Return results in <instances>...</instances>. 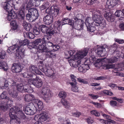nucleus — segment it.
Listing matches in <instances>:
<instances>
[{"label":"nucleus","mask_w":124,"mask_h":124,"mask_svg":"<svg viewBox=\"0 0 124 124\" xmlns=\"http://www.w3.org/2000/svg\"><path fill=\"white\" fill-rule=\"evenodd\" d=\"M118 2V0H107L106 3L108 6L110 5L113 7L115 6Z\"/></svg>","instance_id":"23"},{"label":"nucleus","mask_w":124,"mask_h":124,"mask_svg":"<svg viewBox=\"0 0 124 124\" xmlns=\"http://www.w3.org/2000/svg\"><path fill=\"white\" fill-rule=\"evenodd\" d=\"M56 24L57 25V28H58L59 29V28L61 29L60 27L61 25H62V23H61L60 21H58Z\"/></svg>","instance_id":"63"},{"label":"nucleus","mask_w":124,"mask_h":124,"mask_svg":"<svg viewBox=\"0 0 124 124\" xmlns=\"http://www.w3.org/2000/svg\"><path fill=\"white\" fill-rule=\"evenodd\" d=\"M9 94L13 98H15L17 97V96L18 93L16 91H14L13 93H10V92H9Z\"/></svg>","instance_id":"45"},{"label":"nucleus","mask_w":124,"mask_h":124,"mask_svg":"<svg viewBox=\"0 0 124 124\" xmlns=\"http://www.w3.org/2000/svg\"><path fill=\"white\" fill-rule=\"evenodd\" d=\"M88 50V48H85L78 51L73 56L72 59L71 58L68 60L70 65L75 68L78 67L81 62V60L82 61L84 59L83 58L86 55Z\"/></svg>","instance_id":"3"},{"label":"nucleus","mask_w":124,"mask_h":124,"mask_svg":"<svg viewBox=\"0 0 124 124\" xmlns=\"http://www.w3.org/2000/svg\"><path fill=\"white\" fill-rule=\"evenodd\" d=\"M15 45L10 46L7 49V52L10 54H11L15 52V56L16 58L20 59H22L24 55V52L25 51L24 46L27 45L29 44V41L26 39L23 40H20Z\"/></svg>","instance_id":"1"},{"label":"nucleus","mask_w":124,"mask_h":124,"mask_svg":"<svg viewBox=\"0 0 124 124\" xmlns=\"http://www.w3.org/2000/svg\"><path fill=\"white\" fill-rule=\"evenodd\" d=\"M38 1V0H29L28 2L32 6H34L36 5V2Z\"/></svg>","instance_id":"43"},{"label":"nucleus","mask_w":124,"mask_h":124,"mask_svg":"<svg viewBox=\"0 0 124 124\" xmlns=\"http://www.w3.org/2000/svg\"><path fill=\"white\" fill-rule=\"evenodd\" d=\"M92 18L96 25L103 27L106 26V23L105 20L102 16L101 12L99 10H97L95 14L93 13Z\"/></svg>","instance_id":"5"},{"label":"nucleus","mask_w":124,"mask_h":124,"mask_svg":"<svg viewBox=\"0 0 124 124\" xmlns=\"http://www.w3.org/2000/svg\"><path fill=\"white\" fill-rule=\"evenodd\" d=\"M105 62V58L98 59L95 61L96 63H99L100 62Z\"/></svg>","instance_id":"47"},{"label":"nucleus","mask_w":124,"mask_h":124,"mask_svg":"<svg viewBox=\"0 0 124 124\" xmlns=\"http://www.w3.org/2000/svg\"><path fill=\"white\" fill-rule=\"evenodd\" d=\"M4 9L7 11L8 12V14L7 17L8 20L10 21V24L14 27V28H13V29L14 30L16 29L17 28L18 26L16 25V23L15 19L16 18V17H14V13H12L11 9L10 8L8 11L6 9Z\"/></svg>","instance_id":"9"},{"label":"nucleus","mask_w":124,"mask_h":124,"mask_svg":"<svg viewBox=\"0 0 124 124\" xmlns=\"http://www.w3.org/2000/svg\"><path fill=\"white\" fill-rule=\"evenodd\" d=\"M23 77L26 78H32L31 83V85H33L36 87H39V78H37L36 75L32 72L26 71L23 74Z\"/></svg>","instance_id":"7"},{"label":"nucleus","mask_w":124,"mask_h":124,"mask_svg":"<svg viewBox=\"0 0 124 124\" xmlns=\"http://www.w3.org/2000/svg\"><path fill=\"white\" fill-rule=\"evenodd\" d=\"M89 59L90 61L93 62L95 60V57L94 55L92 56L89 58Z\"/></svg>","instance_id":"60"},{"label":"nucleus","mask_w":124,"mask_h":124,"mask_svg":"<svg viewBox=\"0 0 124 124\" xmlns=\"http://www.w3.org/2000/svg\"><path fill=\"white\" fill-rule=\"evenodd\" d=\"M32 6L29 3H28L27 4L25 7V9L26 10H28L30 9V8Z\"/></svg>","instance_id":"61"},{"label":"nucleus","mask_w":124,"mask_h":124,"mask_svg":"<svg viewBox=\"0 0 124 124\" xmlns=\"http://www.w3.org/2000/svg\"><path fill=\"white\" fill-rule=\"evenodd\" d=\"M110 105L113 107L116 106L117 102L115 101H111L110 102Z\"/></svg>","instance_id":"50"},{"label":"nucleus","mask_w":124,"mask_h":124,"mask_svg":"<svg viewBox=\"0 0 124 124\" xmlns=\"http://www.w3.org/2000/svg\"><path fill=\"white\" fill-rule=\"evenodd\" d=\"M6 93V92H3L0 95V98L2 99H5L8 100L7 102V104L8 105L12 104L13 101L11 100L10 98L7 96Z\"/></svg>","instance_id":"20"},{"label":"nucleus","mask_w":124,"mask_h":124,"mask_svg":"<svg viewBox=\"0 0 124 124\" xmlns=\"http://www.w3.org/2000/svg\"><path fill=\"white\" fill-rule=\"evenodd\" d=\"M73 19L75 20L74 22V21L73 22L72 20L70 19L67 17L63 18L62 20L63 22L62 23V26L65 24H68L75 27L78 30H82L84 24V21L80 19H78L76 16H74Z\"/></svg>","instance_id":"4"},{"label":"nucleus","mask_w":124,"mask_h":124,"mask_svg":"<svg viewBox=\"0 0 124 124\" xmlns=\"http://www.w3.org/2000/svg\"><path fill=\"white\" fill-rule=\"evenodd\" d=\"M39 15L37 9L31 8L28 10V14L26 15V17L30 22H32L38 18Z\"/></svg>","instance_id":"8"},{"label":"nucleus","mask_w":124,"mask_h":124,"mask_svg":"<svg viewBox=\"0 0 124 124\" xmlns=\"http://www.w3.org/2000/svg\"><path fill=\"white\" fill-rule=\"evenodd\" d=\"M24 37H26L30 39H33L35 37L34 34L30 32H27L24 33Z\"/></svg>","instance_id":"31"},{"label":"nucleus","mask_w":124,"mask_h":124,"mask_svg":"<svg viewBox=\"0 0 124 124\" xmlns=\"http://www.w3.org/2000/svg\"><path fill=\"white\" fill-rule=\"evenodd\" d=\"M48 7V3L47 2L45 4H43L42 5V7L40 8L41 10H43L46 8Z\"/></svg>","instance_id":"49"},{"label":"nucleus","mask_w":124,"mask_h":124,"mask_svg":"<svg viewBox=\"0 0 124 124\" xmlns=\"http://www.w3.org/2000/svg\"><path fill=\"white\" fill-rule=\"evenodd\" d=\"M23 26L24 29L26 31H28L30 30V29H31L32 26L31 24L30 23H27L24 21H23Z\"/></svg>","instance_id":"25"},{"label":"nucleus","mask_w":124,"mask_h":124,"mask_svg":"<svg viewBox=\"0 0 124 124\" xmlns=\"http://www.w3.org/2000/svg\"><path fill=\"white\" fill-rule=\"evenodd\" d=\"M59 48V46L53 45L52 47V49L53 51L54 52L57 51Z\"/></svg>","instance_id":"48"},{"label":"nucleus","mask_w":124,"mask_h":124,"mask_svg":"<svg viewBox=\"0 0 124 124\" xmlns=\"http://www.w3.org/2000/svg\"><path fill=\"white\" fill-rule=\"evenodd\" d=\"M42 53L47 58H54L56 57V54L50 48H47L45 46V44L39 46V53Z\"/></svg>","instance_id":"6"},{"label":"nucleus","mask_w":124,"mask_h":124,"mask_svg":"<svg viewBox=\"0 0 124 124\" xmlns=\"http://www.w3.org/2000/svg\"><path fill=\"white\" fill-rule=\"evenodd\" d=\"M103 68L105 69H108L113 68V65L112 64H104L103 66Z\"/></svg>","instance_id":"42"},{"label":"nucleus","mask_w":124,"mask_h":124,"mask_svg":"<svg viewBox=\"0 0 124 124\" xmlns=\"http://www.w3.org/2000/svg\"><path fill=\"white\" fill-rule=\"evenodd\" d=\"M120 28L122 31H124V24L121 23L119 25Z\"/></svg>","instance_id":"64"},{"label":"nucleus","mask_w":124,"mask_h":124,"mask_svg":"<svg viewBox=\"0 0 124 124\" xmlns=\"http://www.w3.org/2000/svg\"><path fill=\"white\" fill-rule=\"evenodd\" d=\"M21 9L17 13L14 12V17L18 19L20 21H24V19L25 17L24 12L23 10L25 8L24 6H22Z\"/></svg>","instance_id":"11"},{"label":"nucleus","mask_w":124,"mask_h":124,"mask_svg":"<svg viewBox=\"0 0 124 124\" xmlns=\"http://www.w3.org/2000/svg\"><path fill=\"white\" fill-rule=\"evenodd\" d=\"M59 29L58 28H56L52 31H50L49 30V32L48 33V35L50 36L53 35L55 36V35H58L59 34H62L61 31V29Z\"/></svg>","instance_id":"19"},{"label":"nucleus","mask_w":124,"mask_h":124,"mask_svg":"<svg viewBox=\"0 0 124 124\" xmlns=\"http://www.w3.org/2000/svg\"><path fill=\"white\" fill-rule=\"evenodd\" d=\"M122 11L120 10H118L115 12V15L118 17H123V16H122Z\"/></svg>","instance_id":"40"},{"label":"nucleus","mask_w":124,"mask_h":124,"mask_svg":"<svg viewBox=\"0 0 124 124\" xmlns=\"http://www.w3.org/2000/svg\"><path fill=\"white\" fill-rule=\"evenodd\" d=\"M78 70L81 72H82L83 73L85 72V71L84 69V68L83 66H80L79 67L78 69Z\"/></svg>","instance_id":"56"},{"label":"nucleus","mask_w":124,"mask_h":124,"mask_svg":"<svg viewBox=\"0 0 124 124\" xmlns=\"http://www.w3.org/2000/svg\"><path fill=\"white\" fill-rule=\"evenodd\" d=\"M33 45L34 47H32L30 51L32 53L35 54V56L37 55V59L39 58V56L38 54V52L39 51V39H37L33 42Z\"/></svg>","instance_id":"14"},{"label":"nucleus","mask_w":124,"mask_h":124,"mask_svg":"<svg viewBox=\"0 0 124 124\" xmlns=\"http://www.w3.org/2000/svg\"><path fill=\"white\" fill-rule=\"evenodd\" d=\"M86 120L87 122L89 124H91L93 122V119L90 117L87 118Z\"/></svg>","instance_id":"55"},{"label":"nucleus","mask_w":124,"mask_h":124,"mask_svg":"<svg viewBox=\"0 0 124 124\" xmlns=\"http://www.w3.org/2000/svg\"><path fill=\"white\" fill-rule=\"evenodd\" d=\"M93 20H93V19H92L91 18L88 17L85 20V23L86 26H88L89 25H90L91 23L92 25H93V23L94 24L93 22Z\"/></svg>","instance_id":"32"},{"label":"nucleus","mask_w":124,"mask_h":124,"mask_svg":"<svg viewBox=\"0 0 124 124\" xmlns=\"http://www.w3.org/2000/svg\"><path fill=\"white\" fill-rule=\"evenodd\" d=\"M16 87L17 90L22 93L27 92L28 93H31L33 91L32 89H28V85H23L22 84L17 85Z\"/></svg>","instance_id":"12"},{"label":"nucleus","mask_w":124,"mask_h":124,"mask_svg":"<svg viewBox=\"0 0 124 124\" xmlns=\"http://www.w3.org/2000/svg\"><path fill=\"white\" fill-rule=\"evenodd\" d=\"M115 40L119 44H123L124 43V40L123 39H115Z\"/></svg>","instance_id":"52"},{"label":"nucleus","mask_w":124,"mask_h":124,"mask_svg":"<svg viewBox=\"0 0 124 124\" xmlns=\"http://www.w3.org/2000/svg\"><path fill=\"white\" fill-rule=\"evenodd\" d=\"M70 76L72 81L74 83L76 84L77 82L75 78H76V77L75 76L73 75H70Z\"/></svg>","instance_id":"53"},{"label":"nucleus","mask_w":124,"mask_h":124,"mask_svg":"<svg viewBox=\"0 0 124 124\" xmlns=\"http://www.w3.org/2000/svg\"><path fill=\"white\" fill-rule=\"evenodd\" d=\"M117 61V58L115 57H113L109 59L105 58V62L108 63H113Z\"/></svg>","instance_id":"29"},{"label":"nucleus","mask_w":124,"mask_h":124,"mask_svg":"<svg viewBox=\"0 0 124 124\" xmlns=\"http://www.w3.org/2000/svg\"><path fill=\"white\" fill-rule=\"evenodd\" d=\"M88 31L91 32H93L95 30V27L94 26H92L90 25H89L88 26H86Z\"/></svg>","instance_id":"39"},{"label":"nucleus","mask_w":124,"mask_h":124,"mask_svg":"<svg viewBox=\"0 0 124 124\" xmlns=\"http://www.w3.org/2000/svg\"><path fill=\"white\" fill-rule=\"evenodd\" d=\"M39 25L38 23H36L35 24V26L34 27L33 29V33L36 35L39 34Z\"/></svg>","instance_id":"35"},{"label":"nucleus","mask_w":124,"mask_h":124,"mask_svg":"<svg viewBox=\"0 0 124 124\" xmlns=\"http://www.w3.org/2000/svg\"><path fill=\"white\" fill-rule=\"evenodd\" d=\"M33 95L32 94H26L25 97V100L26 102H29L33 99Z\"/></svg>","instance_id":"33"},{"label":"nucleus","mask_w":124,"mask_h":124,"mask_svg":"<svg viewBox=\"0 0 124 124\" xmlns=\"http://www.w3.org/2000/svg\"><path fill=\"white\" fill-rule=\"evenodd\" d=\"M103 92L104 94H106L107 95L111 96L113 94L112 93L108 90H104L103 91Z\"/></svg>","instance_id":"46"},{"label":"nucleus","mask_w":124,"mask_h":124,"mask_svg":"<svg viewBox=\"0 0 124 124\" xmlns=\"http://www.w3.org/2000/svg\"><path fill=\"white\" fill-rule=\"evenodd\" d=\"M30 71L34 72L37 75L39 74V70L38 67L33 65H31L30 67Z\"/></svg>","instance_id":"30"},{"label":"nucleus","mask_w":124,"mask_h":124,"mask_svg":"<svg viewBox=\"0 0 124 124\" xmlns=\"http://www.w3.org/2000/svg\"><path fill=\"white\" fill-rule=\"evenodd\" d=\"M44 23L49 25L52 23L53 20V16L49 14L47 15L43 19Z\"/></svg>","instance_id":"16"},{"label":"nucleus","mask_w":124,"mask_h":124,"mask_svg":"<svg viewBox=\"0 0 124 124\" xmlns=\"http://www.w3.org/2000/svg\"><path fill=\"white\" fill-rule=\"evenodd\" d=\"M53 45L54 44L51 42H48L46 44V46H47L46 47L47 48H50L49 47H50L51 48H50L52 49V47Z\"/></svg>","instance_id":"54"},{"label":"nucleus","mask_w":124,"mask_h":124,"mask_svg":"<svg viewBox=\"0 0 124 124\" xmlns=\"http://www.w3.org/2000/svg\"><path fill=\"white\" fill-rule=\"evenodd\" d=\"M105 13L104 15V17L109 22H112L114 20V18L112 13L110 12H107L105 11Z\"/></svg>","instance_id":"18"},{"label":"nucleus","mask_w":124,"mask_h":124,"mask_svg":"<svg viewBox=\"0 0 124 124\" xmlns=\"http://www.w3.org/2000/svg\"><path fill=\"white\" fill-rule=\"evenodd\" d=\"M78 80L80 82L84 84H87V82L86 81L84 80V79L80 78H78Z\"/></svg>","instance_id":"58"},{"label":"nucleus","mask_w":124,"mask_h":124,"mask_svg":"<svg viewBox=\"0 0 124 124\" xmlns=\"http://www.w3.org/2000/svg\"><path fill=\"white\" fill-rule=\"evenodd\" d=\"M58 96L60 98L64 99L66 97L67 94L65 91H62L59 92Z\"/></svg>","instance_id":"36"},{"label":"nucleus","mask_w":124,"mask_h":124,"mask_svg":"<svg viewBox=\"0 0 124 124\" xmlns=\"http://www.w3.org/2000/svg\"><path fill=\"white\" fill-rule=\"evenodd\" d=\"M72 115L73 116L76 117H78L81 115L80 112H76L75 113H72Z\"/></svg>","instance_id":"51"},{"label":"nucleus","mask_w":124,"mask_h":124,"mask_svg":"<svg viewBox=\"0 0 124 124\" xmlns=\"http://www.w3.org/2000/svg\"><path fill=\"white\" fill-rule=\"evenodd\" d=\"M107 45H105V47L104 46H101L100 47H98L95 50L97 54H98L100 56H102V54L105 51V47Z\"/></svg>","instance_id":"21"},{"label":"nucleus","mask_w":124,"mask_h":124,"mask_svg":"<svg viewBox=\"0 0 124 124\" xmlns=\"http://www.w3.org/2000/svg\"><path fill=\"white\" fill-rule=\"evenodd\" d=\"M40 93L42 96H44L47 99H49L52 95L51 91L47 87L42 88Z\"/></svg>","instance_id":"13"},{"label":"nucleus","mask_w":124,"mask_h":124,"mask_svg":"<svg viewBox=\"0 0 124 124\" xmlns=\"http://www.w3.org/2000/svg\"><path fill=\"white\" fill-rule=\"evenodd\" d=\"M124 69V63L119 64L118 65V68H115L114 70H116L121 71Z\"/></svg>","instance_id":"37"},{"label":"nucleus","mask_w":124,"mask_h":124,"mask_svg":"<svg viewBox=\"0 0 124 124\" xmlns=\"http://www.w3.org/2000/svg\"><path fill=\"white\" fill-rule=\"evenodd\" d=\"M6 55L5 52H2L0 54V58L1 59H4L5 58Z\"/></svg>","instance_id":"57"},{"label":"nucleus","mask_w":124,"mask_h":124,"mask_svg":"<svg viewBox=\"0 0 124 124\" xmlns=\"http://www.w3.org/2000/svg\"><path fill=\"white\" fill-rule=\"evenodd\" d=\"M22 0H6V1L2 2L1 4V6L4 8L8 11L11 8V6L10 4L12 3L15 4L16 2L17 4H20L22 3Z\"/></svg>","instance_id":"10"},{"label":"nucleus","mask_w":124,"mask_h":124,"mask_svg":"<svg viewBox=\"0 0 124 124\" xmlns=\"http://www.w3.org/2000/svg\"><path fill=\"white\" fill-rule=\"evenodd\" d=\"M0 69H2L4 71L7 70V67L6 66L5 62L1 60L0 61Z\"/></svg>","instance_id":"26"},{"label":"nucleus","mask_w":124,"mask_h":124,"mask_svg":"<svg viewBox=\"0 0 124 124\" xmlns=\"http://www.w3.org/2000/svg\"><path fill=\"white\" fill-rule=\"evenodd\" d=\"M45 73L46 76L54 78L55 77H54V74L53 73V71L52 69L47 70Z\"/></svg>","instance_id":"28"},{"label":"nucleus","mask_w":124,"mask_h":124,"mask_svg":"<svg viewBox=\"0 0 124 124\" xmlns=\"http://www.w3.org/2000/svg\"><path fill=\"white\" fill-rule=\"evenodd\" d=\"M23 68L19 63H14L12 64L11 69L14 73H18L21 72Z\"/></svg>","instance_id":"15"},{"label":"nucleus","mask_w":124,"mask_h":124,"mask_svg":"<svg viewBox=\"0 0 124 124\" xmlns=\"http://www.w3.org/2000/svg\"><path fill=\"white\" fill-rule=\"evenodd\" d=\"M40 28V30L42 32L44 33H46L48 35V32H49V28L44 25H42L39 26V28Z\"/></svg>","instance_id":"24"},{"label":"nucleus","mask_w":124,"mask_h":124,"mask_svg":"<svg viewBox=\"0 0 124 124\" xmlns=\"http://www.w3.org/2000/svg\"><path fill=\"white\" fill-rule=\"evenodd\" d=\"M30 104L31 105L33 106V103H30L29 105L26 106L25 108H24L23 110L24 111L25 113L27 115H32L34 114V113L33 110H32V108H30Z\"/></svg>","instance_id":"17"},{"label":"nucleus","mask_w":124,"mask_h":124,"mask_svg":"<svg viewBox=\"0 0 124 124\" xmlns=\"http://www.w3.org/2000/svg\"><path fill=\"white\" fill-rule=\"evenodd\" d=\"M89 95L93 99H96L99 97V96L98 95H94L92 94H89Z\"/></svg>","instance_id":"59"},{"label":"nucleus","mask_w":124,"mask_h":124,"mask_svg":"<svg viewBox=\"0 0 124 124\" xmlns=\"http://www.w3.org/2000/svg\"><path fill=\"white\" fill-rule=\"evenodd\" d=\"M115 120L116 121H119L121 122H124V119H121L117 117H116L115 118Z\"/></svg>","instance_id":"62"},{"label":"nucleus","mask_w":124,"mask_h":124,"mask_svg":"<svg viewBox=\"0 0 124 124\" xmlns=\"http://www.w3.org/2000/svg\"><path fill=\"white\" fill-rule=\"evenodd\" d=\"M9 115L10 118V122L12 124H20L21 120L26 118L22 110L16 106H13L10 109Z\"/></svg>","instance_id":"2"},{"label":"nucleus","mask_w":124,"mask_h":124,"mask_svg":"<svg viewBox=\"0 0 124 124\" xmlns=\"http://www.w3.org/2000/svg\"><path fill=\"white\" fill-rule=\"evenodd\" d=\"M61 102L65 108H68L70 106V104L66 100L62 99L61 100Z\"/></svg>","instance_id":"27"},{"label":"nucleus","mask_w":124,"mask_h":124,"mask_svg":"<svg viewBox=\"0 0 124 124\" xmlns=\"http://www.w3.org/2000/svg\"><path fill=\"white\" fill-rule=\"evenodd\" d=\"M69 83L72 86V88L71 89L72 91L75 92H78V87L76 85L77 83H74L73 82H70Z\"/></svg>","instance_id":"34"},{"label":"nucleus","mask_w":124,"mask_h":124,"mask_svg":"<svg viewBox=\"0 0 124 124\" xmlns=\"http://www.w3.org/2000/svg\"><path fill=\"white\" fill-rule=\"evenodd\" d=\"M14 3H12V4H10L11 5V10L12 9V7H13L16 10H17L19 8V4H14Z\"/></svg>","instance_id":"41"},{"label":"nucleus","mask_w":124,"mask_h":124,"mask_svg":"<svg viewBox=\"0 0 124 124\" xmlns=\"http://www.w3.org/2000/svg\"><path fill=\"white\" fill-rule=\"evenodd\" d=\"M75 51L74 50H70L68 51L66 50L65 51L64 53L65 54V57L66 59H69L70 57L72 55L75 53Z\"/></svg>","instance_id":"22"},{"label":"nucleus","mask_w":124,"mask_h":124,"mask_svg":"<svg viewBox=\"0 0 124 124\" xmlns=\"http://www.w3.org/2000/svg\"><path fill=\"white\" fill-rule=\"evenodd\" d=\"M91 114L96 116H99L100 115L99 113L95 110H93L90 112Z\"/></svg>","instance_id":"44"},{"label":"nucleus","mask_w":124,"mask_h":124,"mask_svg":"<svg viewBox=\"0 0 124 124\" xmlns=\"http://www.w3.org/2000/svg\"><path fill=\"white\" fill-rule=\"evenodd\" d=\"M87 61H88L87 60H86L84 62V65H83L85 71V72L90 69L89 64H87L86 63V62Z\"/></svg>","instance_id":"38"}]
</instances>
